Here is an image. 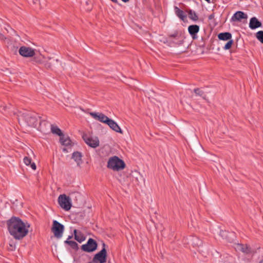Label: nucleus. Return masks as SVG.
<instances>
[{"label":"nucleus","instance_id":"nucleus-18","mask_svg":"<svg viewBox=\"0 0 263 263\" xmlns=\"http://www.w3.org/2000/svg\"><path fill=\"white\" fill-rule=\"evenodd\" d=\"M74 235V239L79 242H82L85 239V237L82 234L81 232H78L77 230L73 231Z\"/></svg>","mask_w":263,"mask_h":263},{"label":"nucleus","instance_id":"nucleus-12","mask_svg":"<svg viewBox=\"0 0 263 263\" xmlns=\"http://www.w3.org/2000/svg\"><path fill=\"white\" fill-rule=\"evenodd\" d=\"M248 16L247 14L242 11H238L235 12L231 17V21H241L242 19H247Z\"/></svg>","mask_w":263,"mask_h":263},{"label":"nucleus","instance_id":"nucleus-1","mask_svg":"<svg viewBox=\"0 0 263 263\" xmlns=\"http://www.w3.org/2000/svg\"><path fill=\"white\" fill-rule=\"evenodd\" d=\"M8 230L11 236L16 240H21L28 233L30 225L24 223L20 218L12 217L7 222Z\"/></svg>","mask_w":263,"mask_h":263},{"label":"nucleus","instance_id":"nucleus-20","mask_svg":"<svg viewBox=\"0 0 263 263\" xmlns=\"http://www.w3.org/2000/svg\"><path fill=\"white\" fill-rule=\"evenodd\" d=\"M218 37L220 40H230L232 37V34L230 32L220 33L218 35Z\"/></svg>","mask_w":263,"mask_h":263},{"label":"nucleus","instance_id":"nucleus-2","mask_svg":"<svg viewBox=\"0 0 263 263\" xmlns=\"http://www.w3.org/2000/svg\"><path fill=\"white\" fill-rule=\"evenodd\" d=\"M36 114L28 111L24 112H20L17 115V119L20 124L25 122L29 126L35 127L37 124V118Z\"/></svg>","mask_w":263,"mask_h":263},{"label":"nucleus","instance_id":"nucleus-3","mask_svg":"<svg viewBox=\"0 0 263 263\" xmlns=\"http://www.w3.org/2000/svg\"><path fill=\"white\" fill-rule=\"evenodd\" d=\"M125 166L124 161L116 156L109 158L107 164V167L114 171L122 170Z\"/></svg>","mask_w":263,"mask_h":263},{"label":"nucleus","instance_id":"nucleus-25","mask_svg":"<svg viewBox=\"0 0 263 263\" xmlns=\"http://www.w3.org/2000/svg\"><path fill=\"white\" fill-rule=\"evenodd\" d=\"M237 249L246 253H248L250 251L247 246L242 244H238Z\"/></svg>","mask_w":263,"mask_h":263},{"label":"nucleus","instance_id":"nucleus-26","mask_svg":"<svg viewBox=\"0 0 263 263\" xmlns=\"http://www.w3.org/2000/svg\"><path fill=\"white\" fill-rule=\"evenodd\" d=\"M256 37L258 41L263 44V31H259L256 33Z\"/></svg>","mask_w":263,"mask_h":263},{"label":"nucleus","instance_id":"nucleus-6","mask_svg":"<svg viewBox=\"0 0 263 263\" xmlns=\"http://www.w3.org/2000/svg\"><path fill=\"white\" fill-rule=\"evenodd\" d=\"M64 230V226L57 220H53L51 231L54 236L57 238H61Z\"/></svg>","mask_w":263,"mask_h":263},{"label":"nucleus","instance_id":"nucleus-30","mask_svg":"<svg viewBox=\"0 0 263 263\" xmlns=\"http://www.w3.org/2000/svg\"><path fill=\"white\" fill-rule=\"evenodd\" d=\"M45 66L47 68H51V64L50 62H47L45 64Z\"/></svg>","mask_w":263,"mask_h":263},{"label":"nucleus","instance_id":"nucleus-33","mask_svg":"<svg viewBox=\"0 0 263 263\" xmlns=\"http://www.w3.org/2000/svg\"><path fill=\"white\" fill-rule=\"evenodd\" d=\"M63 151L65 152H67V150H66V149L65 148L63 149Z\"/></svg>","mask_w":263,"mask_h":263},{"label":"nucleus","instance_id":"nucleus-29","mask_svg":"<svg viewBox=\"0 0 263 263\" xmlns=\"http://www.w3.org/2000/svg\"><path fill=\"white\" fill-rule=\"evenodd\" d=\"M194 91L197 95L199 96H202L204 95L203 91L199 88L194 89Z\"/></svg>","mask_w":263,"mask_h":263},{"label":"nucleus","instance_id":"nucleus-16","mask_svg":"<svg viewBox=\"0 0 263 263\" xmlns=\"http://www.w3.org/2000/svg\"><path fill=\"white\" fill-rule=\"evenodd\" d=\"M82 154L79 152H75L72 153V158L76 162L78 166H80L82 163Z\"/></svg>","mask_w":263,"mask_h":263},{"label":"nucleus","instance_id":"nucleus-27","mask_svg":"<svg viewBox=\"0 0 263 263\" xmlns=\"http://www.w3.org/2000/svg\"><path fill=\"white\" fill-rule=\"evenodd\" d=\"M233 43V40H229L226 43L225 46H224L223 49H225V50L229 49L231 47Z\"/></svg>","mask_w":263,"mask_h":263},{"label":"nucleus","instance_id":"nucleus-5","mask_svg":"<svg viewBox=\"0 0 263 263\" xmlns=\"http://www.w3.org/2000/svg\"><path fill=\"white\" fill-rule=\"evenodd\" d=\"M58 202L61 207L65 211H69L71 207V199L65 194L60 195L59 196Z\"/></svg>","mask_w":263,"mask_h":263},{"label":"nucleus","instance_id":"nucleus-28","mask_svg":"<svg viewBox=\"0 0 263 263\" xmlns=\"http://www.w3.org/2000/svg\"><path fill=\"white\" fill-rule=\"evenodd\" d=\"M24 162L26 165H29L31 163L32 160L30 158L25 157L24 158Z\"/></svg>","mask_w":263,"mask_h":263},{"label":"nucleus","instance_id":"nucleus-7","mask_svg":"<svg viewBox=\"0 0 263 263\" xmlns=\"http://www.w3.org/2000/svg\"><path fill=\"white\" fill-rule=\"evenodd\" d=\"M168 41L177 45H180L183 42V37L180 32L175 31L168 36Z\"/></svg>","mask_w":263,"mask_h":263},{"label":"nucleus","instance_id":"nucleus-34","mask_svg":"<svg viewBox=\"0 0 263 263\" xmlns=\"http://www.w3.org/2000/svg\"><path fill=\"white\" fill-rule=\"evenodd\" d=\"M259 263H263V259H262V260H261L259 262Z\"/></svg>","mask_w":263,"mask_h":263},{"label":"nucleus","instance_id":"nucleus-24","mask_svg":"<svg viewBox=\"0 0 263 263\" xmlns=\"http://www.w3.org/2000/svg\"><path fill=\"white\" fill-rule=\"evenodd\" d=\"M51 129L53 134L58 135L60 137L63 135L61 130L57 126L51 125Z\"/></svg>","mask_w":263,"mask_h":263},{"label":"nucleus","instance_id":"nucleus-9","mask_svg":"<svg viewBox=\"0 0 263 263\" xmlns=\"http://www.w3.org/2000/svg\"><path fill=\"white\" fill-rule=\"evenodd\" d=\"M83 138L85 143L91 147L96 148L99 145V140L97 137L84 135Z\"/></svg>","mask_w":263,"mask_h":263},{"label":"nucleus","instance_id":"nucleus-8","mask_svg":"<svg viewBox=\"0 0 263 263\" xmlns=\"http://www.w3.org/2000/svg\"><path fill=\"white\" fill-rule=\"evenodd\" d=\"M97 246L96 241L92 238H89L87 243L81 246V249L86 252H92L97 249Z\"/></svg>","mask_w":263,"mask_h":263},{"label":"nucleus","instance_id":"nucleus-31","mask_svg":"<svg viewBox=\"0 0 263 263\" xmlns=\"http://www.w3.org/2000/svg\"><path fill=\"white\" fill-rule=\"evenodd\" d=\"M30 165H31V167L32 168V170H36V165L34 162L31 163L30 164Z\"/></svg>","mask_w":263,"mask_h":263},{"label":"nucleus","instance_id":"nucleus-21","mask_svg":"<svg viewBox=\"0 0 263 263\" xmlns=\"http://www.w3.org/2000/svg\"><path fill=\"white\" fill-rule=\"evenodd\" d=\"M192 245L195 247L201 246L202 244L201 240L199 239L198 237H193L192 238Z\"/></svg>","mask_w":263,"mask_h":263},{"label":"nucleus","instance_id":"nucleus-32","mask_svg":"<svg viewBox=\"0 0 263 263\" xmlns=\"http://www.w3.org/2000/svg\"><path fill=\"white\" fill-rule=\"evenodd\" d=\"M72 237V236H68V239H67V240H69V239H71Z\"/></svg>","mask_w":263,"mask_h":263},{"label":"nucleus","instance_id":"nucleus-35","mask_svg":"<svg viewBox=\"0 0 263 263\" xmlns=\"http://www.w3.org/2000/svg\"><path fill=\"white\" fill-rule=\"evenodd\" d=\"M205 1H206L207 2L209 3L210 0H205Z\"/></svg>","mask_w":263,"mask_h":263},{"label":"nucleus","instance_id":"nucleus-11","mask_svg":"<svg viewBox=\"0 0 263 263\" xmlns=\"http://www.w3.org/2000/svg\"><path fill=\"white\" fill-rule=\"evenodd\" d=\"M89 115L95 120L106 124L109 118L101 112H91Z\"/></svg>","mask_w":263,"mask_h":263},{"label":"nucleus","instance_id":"nucleus-17","mask_svg":"<svg viewBox=\"0 0 263 263\" xmlns=\"http://www.w3.org/2000/svg\"><path fill=\"white\" fill-rule=\"evenodd\" d=\"M174 11L175 14L181 20L184 21L186 18V15L184 12L182 10L180 9L178 7L174 6Z\"/></svg>","mask_w":263,"mask_h":263},{"label":"nucleus","instance_id":"nucleus-10","mask_svg":"<svg viewBox=\"0 0 263 263\" xmlns=\"http://www.w3.org/2000/svg\"><path fill=\"white\" fill-rule=\"evenodd\" d=\"M18 52L20 55L24 57H32L35 54L33 49L24 46L20 47Z\"/></svg>","mask_w":263,"mask_h":263},{"label":"nucleus","instance_id":"nucleus-23","mask_svg":"<svg viewBox=\"0 0 263 263\" xmlns=\"http://www.w3.org/2000/svg\"><path fill=\"white\" fill-rule=\"evenodd\" d=\"M64 242L65 243L69 245L73 249L75 250H77L79 249L78 243L74 241L66 240L64 241Z\"/></svg>","mask_w":263,"mask_h":263},{"label":"nucleus","instance_id":"nucleus-14","mask_svg":"<svg viewBox=\"0 0 263 263\" xmlns=\"http://www.w3.org/2000/svg\"><path fill=\"white\" fill-rule=\"evenodd\" d=\"M261 23L258 21V20L256 17H253L250 19L249 27L251 29H255L257 28L261 27Z\"/></svg>","mask_w":263,"mask_h":263},{"label":"nucleus","instance_id":"nucleus-4","mask_svg":"<svg viewBox=\"0 0 263 263\" xmlns=\"http://www.w3.org/2000/svg\"><path fill=\"white\" fill-rule=\"evenodd\" d=\"M103 249L96 254L91 260L93 263H105L107 259V251L105 248V244L103 243Z\"/></svg>","mask_w":263,"mask_h":263},{"label":"nucleus","instance_id":"nucleus-15","mask_svg":"<svg viewBox=\"0 0 263 263\" xmlns=\"http://www.w3.org/2000/svg\"><path fill=\"white\" fill-rule=\"evenodd\" d=\"M188 31L192 37L195 39V36L199 31V27L197 25H190L188 27Z\"/></svg>","mask_w":263,"mask_h":263},{"label":"nucleus","instance_id":"nucleus-22","mask_svg":"<svg viewBox=\"0 0 263 263\" xmlns=\"http://www.w3.org/2000/svg\"><path fill=\"white\" fill-rule=\"evenodd\" d=\"M189 18L194 21H197L198 20V16L195 11L190 10L189 11Z\"/></svg>","mask_w":263,"mask_h":263},{"label":"nucleus","instance_id":"nucleus-19","mask_svg":"<svg viewBox=\"0 0 263 263\" xmlns=\"http://www.w3.org/2000/svg\"><path fill=\"white\" fill-rule=\"evenodd\" d=\"M60 142L63 145L68 146L71 145V141L69 137L62 135L60 137Z\"/></svg>","mask_w":263,"mask_h":263},{"label":"nucleus","instance_id":"nucleus-13","mask_svg":"<svg viewBox=\"0 0 263 263\" xmlns=\"http://www.w3.org/2000/svg\"><path fill=\"white\" fill-rule=\"evenodd\" d=\"M113 130L122 134V131L118 124L113 120L109 119L106 124Z\"/></svg>","mask_w":263,"mask_h":263}]
</instances>
